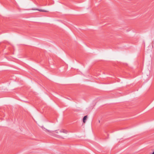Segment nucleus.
<instances>
[{
    "mask_svg": "<svg viewBox=\"0 0 154 154\" xmlns=\"http://www.w3.org/2000/svg\"><path fill=\"white\" fill-rule=\"evenodd\" d=\"M46 130L48 132H49V133H50L51 134H50V135H52V134H53V132H54V131H50L49 130H47V129H46Z\"/></svg>",
    "mask_w": 154,
    "mask_h": 154,
    "instance_id": "20e7f679",
    "label": "nucleus"
},
{
    "mask_svg": "<svg viewBox=\"0 0 154 154\" xmlns=\"http://www.w3.org/2000/svg\"><path fill=\"white\" fill-rule=\"evenodd\" d=\"M55 131V132L56 133H57V134H58V132L57 131Z\"/></svg>",
    "mask_w": 154,
    "mask_h": 154,
    "instance_id": "39448f33",
    "label": "nucleus"
},
{
    "mask_svg": "<svg viewBox=\"0 0 154 154\" xmlns=\"http://www.w3.org/2000/svg\"><path fill=\"white\" fill-rule=\"evenodd\" d=\"M60 132L61 133H63L65 134H67L68 133V131L64 129H61L60 131Z\"/></svg>",
    "mask_w": 154,
    "mask_h": 154,
    "instance_id": "f257e3e1",
    "label": "nucleus"
},
{
    "mask_svg": "<svg viewBox=\"0 0 154 154\" xmlns=\"http://www.w3.org/2000/svg\"><path fill=\"white\" fill-rule=\"evenodd\" d=\"M88 116H85L84 117L83 119V122L84 123H85L86 122V120L87 119Z\"/></svg>",
    "mask_w": 154,
    "mask_h": 154,
    "instance_id": "f03ea898",
    "label": "nucleus"
},
{
    "mask_svg": "<svg viewBox=\"0 0 154 154\" xmlns=\"http://www.w3.org/2000/svg\"><path fill=\"white\" fill-rule=\"evenodd\" d=\"M36 10H37L38 11H41V12H48V11H47L43 10L41 9H36Z\"/></svg>",
    "mask_w": 154,
    "mask_h": 154,
    "instance_id": "7ed1b4c3",
    "label": "nucleus"
}]
</instances>
